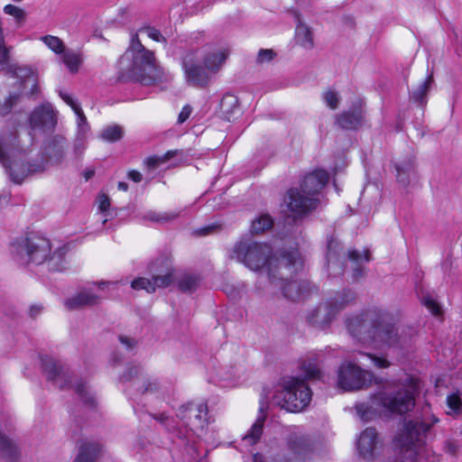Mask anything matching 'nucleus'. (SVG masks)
I'll return each mask as SVG.
<instances>
[{
    "label": "nucleus",
    "mask_w": 462,
    "mask_h": 462,
    "mask_svg": "<svg viewBox=\"0 0 462 462\" xmlns=\"http://www.w3.org/2000/svg\"><path fill=\"white\" fill-rule=\"evenodd\" d=\"M231 256L252 271L264 269L269 279L275 278L280 263H284L286 274H291L301 264L298 250L273 254L269 245L252 239H243L236 243Z\"/></svg>",
    "instance_id": "f257e3e1"
},
{
    "label": "nucleus",
    "mask_w": 462,
    "mask_h": 462,
    "mask_svg": "<svg viewBox=\"0 0 462 462\" xmlns=\"http://www.w3.org/2000/svg\"><path fill=\"white\" fill-rule=\"evenodd\" d=\"M419 385L418 379L409 377L394 389L384 388L373 395L368 402L357 404V414L362 420H370L376 416L405 413L415 405Z\"/></svg>",
    "instance_id": "f03ea898"
},
{
    "label": "nucleus",
    "mask_w": 462,
    "mask_h": 462,
    "mask_svg": "<svg viewBox=\"0 0 462 462\" xmlns=\"http://www.w3.org/2000/svg\"><path fill=\"white\" fill-rule=\"evenodd\" d=\"M346 326L353 337L375 348L397 346L405 342L400 328H395L387 316L373 319L371 313L357 315L348 319Z\"/></svg>",
    "instance_id": "7ed1b4c3"
},
{
    "label": "nucleus",
    "mask_w": 462,
    "mask_h": 462,
    "mask_svg": "<svg viewBox=\"0 0 462 462\" xmlns=\"http://www.w3.org/2000/svg\"><path fill=\"white\" fill-rule=\"evenodd\" d=\"M229 53L227 48L213 45L185 51L182 69L186 80L193 86H206L211 76L223 67Z\"/></svg>",
    "instance_id": "20e7f679"
},
{
    "label": "nucleus",
    "mask_w": 462,
    "mask_h": 462,
    "mask_svg": "<svg viewBox=\"0 0 462 462\" xmlns=\"http://www.w3.org/2000/svg\"><path fill=\"white\" fill-rule=\"evenodd\" d=\"M120 66L129 77L143 85L168 79L164 69L156 65L153 53L143 47L136 34L132 36L130 46L120 59Z\"/></svg>",
    "instance_id": "39448f33"
},
{
    "label": "nucleus",
    "mask_w": 462,
    "mask_h": 462,
    "mask_svg": "<svg viewBox=\"0 0 462 462\" xmlns=\"http://www.w3.org/2000/svg\"><path fill=\"white\" fill-rule=\"evenodd\" d=\"M10 251L14 257L23 263H47L50 270H57L60 263V254L51 253L50 240L39 236L15 240L12 243Z\"/></svg>",
    "instance_id": "423d86ee"
},
{
    "label": "nucleus",
    "mask_w": 462,
    "mask_h": 462,
    "mask_svg": "<svg viewBox=\"0 0 462 462\" xmlns=\"http://www.w3.org/2000/svg\"><path fill=\"white\" fill-rule=\"evenodd\" d=\"M311 396V391L303 379L289 377L283 379L275 391L273 402L288 411L299 412L310 404Z\"/></svg>",
    "instance_id": "0eeeda50"
},
{
    "label": "nucleus",
    "mask_w": 462,
    "mask_h": 462,
    "mask_svg": "<svg viewBox=\"0 0 462 462\" xmlns=\"http://www.w3.org/2000/svg\"><path fill=\"white\" fill-rule=\"evenodd\" d=\"M373 379L371 372L352 361L345 360L338 367L337 383L340 389L352 392L366 388L372 383Z\"/></svg>",
    "instance_id": "6e6552de"
},
{
    "label": "nucleus",
    "mask_w": 462,
    "mask_h": 462,
    "mask_svg": "<svg viewBox=\"0 0 462 462\" xmlns=\"http://www.w3.org/2000/svg\"><path fill=\"white\" fill-rule=\"evenodd\" d=\"M11 50L12 47L6 46L5 43L0 44V70L11 74L14 78L20 79L23 88L27 86L35 87L36 77L32 69L14 62L12 59Z\"/></svg>",
    "instance_id": "1a4fd4ad"
},
{
    "label": "nucleus",
    "mask_w": 462,
    "mask_h": 462,
    "mask_svg": "<svg viewBox=\"0 0 462 462\" xmlns=\"http://www.w3.org/2000/svg\"><path fill=\"white\" fill-rule=\"evenodd\" d=\"M353 300L354 295L351 291L338 294L313 310L310 315V319L314 324L324 326L330 322L333 317Z\"/></svg>",
    "instance_id": "9d476101"
},
{
    "label": "nucleus",
    "mask_w": 462,
    "mask_h": 462,
    "mask_svg": "<svg viewBox=\"0 0 462 462\" xmlns=\"http://www.w3.org/2000/svg\"><path fill=\"white\" fill-rule=\"evenodd\" d=\"M430 425L425 422L409 421L404 425L402 433L395 439L397 445L406 451H412L421 446L423 435L429 430ZM415 454L419 450H413Z\"/></svg>",
    "instance_id": "9b49d317"
},
{
    "label": "nucleus",
    "mask_w": 462,
    "mask_h": 462,
    "mask_svg": "<svg viewBox=\"0 0 462 462\" xmlns=\"http://www.w3.org/2000/svg\"><path fill=\"white\" fill-rule=\"evenodd\" d=\"M301 264L291 274H286L287 272L284 270V263H280L276 269V276L274 279H269L271 285L273 289H280L282 294L291 300H297L300 297V285L296 281H289L298 271L302 269L303 261L300 256Z\"/></svg>",
    "instance_id": "f8f14e48"
},
{
    "label": "nucleus",
    "mask_w": 462,
    "mask_h": 462,
    "mask_svg": "<svg viewBox=\"0 0 462 462\" xmlns=\"http://www.w3.org/2000/svg\"><path fill=\"white\" fill-rule=\"evenodd\" d=\"M284 202L291 213L301 216L317 207L318 199L308 197L298 188H294L288 191Z\"/></svg>",
    "instance_id": "ddd939ff"
},
{
    "label": "nucleus",
    "mask_w": 462,
    "mask_h": 462,
    "mask_svg": "<svg viewBox=\"0 0 462 462\" xmlns=\"http://www.w3.org/2000/svg\"><path fill=\"white\" fill-rule=\"evenodd\" d=\"M7 142V137L4 134L0 136V162L4 167L8 171L11 180L19 184L21 183L32 171L30 166L21 162L14 161L8 164L5 159L4 147Z\"/></svg>",
    "instance_id": "4468645a"
},
{
    "label": "nucleus",
    "mask_w": 462,
    "mask_h": 462,
    "mask_svg": "<svg viewBox=\"0 0 462 462\" xmlns=\"http://www.w3.org/2000/svg\"><path fill=\"white\" fill-rule=\"evenodd\" d=\"M328 173L324 170H316L305 176L300 190L308 197L316 198V195L328 183Z\"/></svg>",
    "instance_id": "2eb2a0df"
},
{
    "label": "nucleus",
    "mask_w": 462,
    "mask_h": 462,
    "mask_svg": "<svg viewBox=\"0 0 462 462\" xmlns=\"http://www.w3.org/2000/svg\"><path fill=\"white\" fill-rule=\"evenodd\" d=\"M120 380L124 383L133 382L134 386H139L141 383L143 393L154 392L158 388L157 381L151 378H143L142 370L137 365H129L122 374Z\"/></svg>",
    "instance_id": "dca6fc26"
},
{
    "label": "nucleus",
    "mask_w": 462,
    "mask_h": 462,
    "mask_svg": "<svg viewBox=\"0 0 462 462\" xmlns=\"http://www.w3.org/2000/svg\"><path fill=\"white\" fill-rule=\"evenodd\" d=\"M180 415L183 419H188L192 427L203 428L207 421L208 407L204 402L189 403L182 407Z\"/></svg>",
    "instance_id": "f3484780"
},
{
    "label": "nucleus",
    "mask_w": 462,
    "mask_h": 462,
    "mask_svg": "<svg viewBox=\"0 0 462 462\" xmlns=\"http://www.w3.org/2000/svg\"><path fill=\"white\" fill-rule=\"evenodd\" d=\"M56 124L55 115L51 106H42L33 110L30 117V125L32 128L50 130Z\"/></svg>",
    "instance_id": "a211bd4d"
},
{
    "label": "nucleus",
    "mask_w": 462,
    "mask_h": 462,
    "mask_svg": "<svg viewBox=\"0 0 462 462\" xmlns=\"http://www.w3.org/2000/svg\"><path fill=\"white\" fill-rule=\"evenodd\" d=\"M378 444L379 440L376 430L373 428H367L359 436L357 449L363 457L370 458L373 457Z\"/></svg>",
    "instance_id": "6ab92c4d"
},
{
    "label": "nucleus",
    "mask_w": 462,
    "mask_h": 462,
    "mask_svg": "<svg viewBox=\"0 0 462 462\" xmlns=\"http://www.w3.org/2000/svg\"><path fill=\"white\" fill-rule=\"evenodd\" d=\"M161 263V268L157 267V263L151 266V272L154 273L152 281L155 289L167 287L173 282L172 268L169 261L164 259Z\"/></svg>",
    "instance_id": "aec40b11"
},
{
    "label": "nucleus",
    "mask_w": 462,
    "mask_h": 462,
    "mask_svg": "<svg viewBox=\"0 0 462 462\" xmlns=\"http://www.w3.org/2000/svg\"><path fill=\"white\" fill-rule=\"evenodd\" d=\"M42 365L43 371L46 373L49 380H51L59 387L64 386L63 383L67 381V374L62 367L58 365L52 357H42Z\"/></svg>",
    "instance_id": "412c9836"
},
{
    "label": "nucleus",
    "mask_w": 462,
    "mask_h": 462,
    "mask_svg": "<svg viewBox=\"0 0 462 462\" xmlns=\"http://www.w3.org/2000/svg\"><path fill=\"white\" fill-rule=\"evenodd\" d=\"M99 296L90 289L82 290L74 297L65 301V306L69 310H77L85 306H92L99 302Z\"/></svg>",
    "instance_id": "4be33fe9"
},
{
    "label": "nucleus",
    "mask_w": 462,
    "mask_h": 462,
    "mask_svg": "<svg viewBox=\"0 0 462 462\" xmlns=\"http://www.w3.org/2000/svg\"><path fill=\"white\" fill-rule=\"evenodd\" d=\"M60 59L71 74L78 73L84 61L82 53L74 50H66Z\"/></svg>",
    "instance_id": "5701e85b"
},
{
    "label": "nucleus",
    "mask_w": 462,
    "mask_h": 462,
    "mask_svg": "<svg viewBox=\"0 0 462 462\" xmlns=\"http://www.w3.org/2000/svg\"><path fill=\"white\" fill-rule=\"evenodd\" d=\"M264 420L265 416L263 413L259 414L247 433L242 439L245 445L253 446L259 441L263 434Z\"/></svg>",
    "instance_id": "b1692460"
},
{
    "label": "nucleus",
    "mask_w": 462,
    "mask_h": 462,
    "mask_svg": "<svg viewBox=\"0 0 462 462\" xmlns=\"http://www.w3.org/2000/svg\"><path fill=\"white\" fill-rule=\"evenodd\" d=\"M18 455V448L14 441L0 431V458L7 462L14 460Z\"/></svg>",
    "instance_id": "393cba45"
},
{
    "label": "nucleus",
    "mask_w": 462,
    "mask_h": 462,
    "mask_svg": "<svg viewBox=\"0 0 462 462\" xmlns=\"http://www.w3.org/2000/svg\"><path fill=\"white\" fill-rule=\"evenodd\" d=\"M363 116L360 109L341 114L337 119V125L344 129H356L362 123Z\"/></svg>",
    "instance_id": "a878e982"
},
{
    "label": "nucleus",
    "mask_w": 462,
    "mask_h": 462,
    "mask_svg": "<svg viewBox=\"0 0 462 462\" xmlns=\"http://www.w3.org/2000/svg\"><path fill=\"white\" fill-rule=\"evenodd\" d=\"M295 41L302 48L310 50L314 46L313 34L310 28L299 22L295 29Z\"/></svg>",
    "instance_id": "bb28decb"
},
{
    "label": "nucleus",
    "mask_w": 462,
    "mask_h": 462,
    "mask_svg": "<svg viewBox=\"0 0 462 462\" xmlns=\"http://www.w3.org/2000/svg\"><path fill=\"white\" fill-rule=\"evenodd\" d=\"M60 97L62 98V100L68 104L74 113L78 116V125L80 128V131L85 132L87 130V118L80 108V106L78 105V103L74 100L71 95H69L67 92L60 91Z\"/></svg>",
    "instance_id": "cd10ccee"
},
{
    "label": "nucleus",
    "mask_w": 462,
    "mask_h": 462,
    "mask_svg": "<svg viewBox=\"0 0 462 462\" xmlns=\"http://www.w3.org/2000/svg\"><path fill=\"white\" fill-rule=\"evenodd\" d=\"M40 41L42 42L46 47L56 55L61 56L66 51V45L64 42L58 36L48 34L42 36Z\"/></svg>",
    "instance_id": "c85d7f7f"
},
{
    "label": "nucleus",
    "mask_w": 462,
    "mask_h": 462,
    "mask_svg": "<svg viewBox=\"0 0 462 462\" xmlns=\"http://www.w3.org/2000/svg\"><path fill=\"white\" fill-rule=\"evenodd\" d=\"M99 452L97 445L85 443L81 446L79 453L73 462H94V458Z\"/></svg>",
    "instance_id": "c756f323"
},
{
    "label": "nucleus",
    "mask_w": 462,
    "mask_h": 462,
    "mask_svg": "<svg viewBox=\"0 0 462 462\" xmlns=\"http://www.w3.org/2000/svg\"><path fill=\"white\" fill-rule=\"evenodd\" d=\"M238 377L233 367H219L216 369V382L223 383V386H230Z\"/></svg>",
    "instance_id": "7c9ffc66"
},
{
    "label": "nucleus",
    "mask_w": 462,
    "mask_h": 462,
    "mask_svg": "<svg viewBox=\"0 0 462 462\" xmlns=\"http://www.w3.org/2000/svg\"><path fill=\"white\" fill-rule=\"evenodd\" d=\"M273 221L268 215H261L255 218L251 225V232L260 234L273 226Z\"/></svg>",
    "instance_id": "2f4dec72"
},
{
    "label": "nucleus",
    "mask_w": 462,
    "mask_h": 462,
    "mask_svg": "<svg viewBox=\"0 0 462 462\" xmlns=\"http://www.w3.org/2000/svg\"><path fill=\"white\" fill-rule=\"evenodd\" d=\"M123 128L119 125H110L100 134V138L106 142H116L123 137Z\"/></svg>",
    "instance_id": "473e14b6"
},
{
    "label": "nucleus",
    "mask_w": 462,
    "mask_h": 462,
    "mask_svg": "<svg viewBox=\"0 0 462 462\" xmlns=\"http://www.w3.org/2000/svg\"><path fill=\"white\" fill-rule=\"evenodd\" d=\"M431 82H432V76L430 75L415 89L412 90L411 95V98L417 102H423L427 93L430 90Z\"/></svg>",
    "instance_id": "72a5a7b5"
},
{
    "label": "nucleus",
    "mask_w": 462,
    "mask_h": 462,
    "mask_svg": "<svg viewBox=\"0 0 462 462\" xmlns=\"http://www.w3.org/2000/svg\"><path fill=\"white\" fill-rule=\"evenodd\" d=\"M199 283L197 276L191 274H184L179 281V287L182 291H192L196 290Z\"/></svg>",
    "instance_id": "f704fd0d"
},
{
    "label": "nucleus",
    "mask_w": 462,
    "mask_h": 462,
    "mask_svg": "<svg viewBox=\"0 0 462 462\" xmlns=\"http://www.w3.org/2000/svg\"><path fill=\"white\" fill-rule=\"evenodd\" d=\"M175 154H177V151H168L166 153H164L162 156H157V155L151 156L145 160V164L149 168L154 169V168L158 167L159 165L166 162L168 160H170Z\"/></svg>",
    "instance_id": "c9c22d12"
},
{
    "label": "nucleus",
    "mask_w": 462,
    "mask_h": 462,
    "mask_svg": "<svg viewBox=\"0 0 462 462\" xmlns=\"http://www.w3.org/2000/svg\"><path fill=\"white\" fill-rule=\"evenodd\" d=\"M397 180L403 185H407L410 182L411 176L414 173L412 164L409 163L404 166L397 165Z\"/></svg>",
    "instance_id": "e433bc0d"
},
{
    "label": "nucleus",
    "mask_w": 462,
    "mask_h": 462,
    "mask_svg": "<svg viewBox=\"0 0 462 462\" xmlns=\"http://www.w3.org/2000/svg\"><path fill=\"white\" fill-rule=\"evenodd\" d=\"M178 216L179 213L176 212H149L145 217L154 222L165 223L176 218Z\"/></svg>",
    "instance_id": "4c0bfd02"
},
{
    "label": "nucleus",
    "mask_w": 462,
    "mask_h": 462,
    "mask_svg": "<svg viewBox=\"0 0 462 462\" xmlns=\"http://www.w3.org/2000/svg\"><path fill=\"white\" fill-rule=\"evenodd\" d=\"M131 286L134 290H145L147 292L155 291V286L152 279L137 278L132 282Z\"/></svg>",
    "instance_id": "58836bf2"
},
{
    "label": "nucleus",
    "mask_w": 462,
    "mask_h": 462,
    "mask_svg": "<svg viewBox=\"0 0 462 462\" xmlns=\"http://www.w3.org/2000/svg\"><path fill=\"white\" fill-rule=\"evenodd\" d=\"M17 99V94H12L9 97H4L3 100L0 99V114L3 116L7 115L16 103Z\"/></svg>",
    "instance_id": "ea45409f"
},
{
    "label": "nucleus",
    "mask_w": 462,
    "mask_h": 462,
    "mask_svg": "<svg viewBox=\"0 0 462 462\" xmlns=\"http://www.w3.org/2000/svg\"><path fill=\"white\" fill-rule=\"evenodd\" d=\"M76 392L80 395V397L83 399V401L89 404L95 403V396L92 394V393L89 391L88 387L83 383H77Z\"/></svg>",
    "instance_id": "a19ab883"
},
{
    "label": "nucleus",
    "mask_w": 462,
    "mask_h": 462,
    "mask_svg": "<svg viewBox=\"0 0 462 462\" xmlns=\"http://www.w3.org/2000/svg\"><path fill=\"white\" fill-rule=\"evenodd\" d=\"M4 13L13 16L18 22L23 21L26 16V13L23 9L11 4L5 5Z\"/></svg>",
    "instance_id": "79ce46f5"
},
{
    "label": "nucleus",
    "mask_w": 462,
    "mask_h": 462,
    "mask_svg": "<svg viewBox=\"0 0 462 462\" xmlns=\"http://www.w3.org/2000/svg\"><path fill=\"white\" fill-rule=\"evenodd\" d=\"M323 100L326 103V105L331 109H337L338 107L340 101L337 93L331 89L324 92Z\"/></svg>",
    "instance_id": "37998d69"
},
{
    "label": "nucleus",
    "mask_w": 462,
    "mask_h": 462,
    "mask_svg": "<svg viewBox=\"0 0 462 462\" xmlns=\"http://www.w3.org/2000/svg\"><path fill=\"white\" fill-rule=\"evenodd\" d=\"M141 32L145 33L150 39L155 42H165V38L155 28L146 27L140 30Z\"/></svg>",
    "instance_id": "c03bdc74"
},
{
    "label": "nucleus",
    "mask_w": 462,
    "mask_h": 462,
    "mask_svg": "<svg viewBox=\"0 0 462 462\" xmlns=\"http://www.w3.org/2000/svg\"><path fill=\"white\" fill-rule=\"evenodd\" d=\"M362 356L364 357H366L367 359H369L374 364V365L378 368H385L390 365L389 361L383 357L375 356L373 355H365V354H364Z\"/></svg>",
    "instance_id": "a18cd8bd"
},
{
    "label": "nucleus",
    "mask_w": 462,
    "mask_h": 462,
    "mask_svg": "<svg viewBox=\"0 0 462 462\" xmlns=\"http://www.w3.org/2000/svg\"><path fill=\"white\" fill-rule=\"evenodd\" d=\"M447 402L448 408L454 412L457 411L461 407V400L457 393L448 395L447 398Z\"/></svg>",
    "instance_id": "49530a36"
},
{
    "label": "nucleus",
    "mask_w": 462,
    "mask_h": 462,
    "mask_svg": "<svg viewBox=\"0 0 462 462\" xmlns=\"http://www.w3.org/2000/svg\"><path fill=\"white\" fill-rule=\"evenodd\" d=\"M423 304L433 315L440 314V307L432 298L424 297Z\"/></svg>",
    "instance_id": "de8ad7c7"
},
{
    "label": "nucleus",
    "mask_w": 462,
    "mask_h": 462,
    "mask_svg": "<svg viewBox=\"0 0 462 462\" xmlns=\"http://www.w3.org/2000/svg\"><path fill=\"white\" fill-rule=\"evenodd\" d=\"M97 208L100 212H106L110 208V199L105 193H100L97 197Z\"/></svg>",
    "instance_id": "09e8293b"
},
{
    "label": "nucleus",
    "mask_w": 462,
    "mask_h": 462,
    "mask_svg": "<svg viewBox=\"0 0 462 462\" xmlns=\"http://www.w3.org/2000/svg\"><path fill=\"white\" fill-rule=\"evenodd\" d=\"M349 258H350V260L356 262V263H359L363 261H365V262L370 261V257H369V254H368L367 250L364 251L363 254H361L357 251H351L349 253Z\"/></svg>",
    "instance_id": "8fccbe9b"
},
{
    "label": "nucleus",
    "mask_w": 462,
    "mask_h": 462,
    "mask_svg": "<svg viewBox=\"0 0 462 462\" xmlns=\"http://www.w3.org/2000/svg\"><path fill=\"white\" fill-rule=\"evenodd\" d=\"M303 369L305 370L306 376L309 378H315L319 375V368L316 364H304Z\"/></svg>",
    "instance_id": "3c124183"
},
{
    "label": "nucleus",
    "mask_w": 462,
    "mask_h": 462,
    "mask_svg": "<svg viewBox=\"0 0 462 462\" xmlns=\"http://www.w3.org/2000/svg\"><path fill=\"white\" fill-rule=\"evenodd\" d=\"M274 53L272 50H261L258 52L257 61L260 63L267 62L273 60Z\"/></svg>",
    "instance_id": "603ef678"
},
{
    "label": "nucleus",
    "mask_w": 462,
    "mask_h": 462,
    "mask_svg": "<svg viewBox=\"0 0 462 462\" xmlns=\"http://www.w3.org/2000/svg\"><path fill=\"white\" fill-rule=\"evenodd\" d=\"M237 103L236 98L234 96L227 95L225 96L221 100V109L226 112L227 111V107L231 106H236Z\"/></svg>",
    "instance_id": "864d4df0"
},
{
    "label": "nucleus",
    "mask_w": 462,
    "mask_h": 462,
    "mask_svg": "<svg viewBox=\"0 0 462 462\" xmlns=\"http://www.w3.org/2000/svg\"><path fill=\"white\" fill-rule=\"evenodd\" d=\"M191 114V107L189 106H184L179 114L178 116V123L183 124L190 116Z\"/></svg>",
    "instance_id": "5fc2aeb1"
},
{
    "label": "nucleus",
    "mask_w": 462,
    "mask_h": 462,
    "mask_svg": "<svg viewBox=\"0 0 462 462\" xmlns=\"http://www.w3.org/2000/svg\"><path fill=\"white\" fill-rule=\"evenodd\" d=\"M129 179L134 180V182H140L142 180V174L137 171H131L128 173Z\"/></svg>",
    "instance_id": "6e6d98bb"
},
{
    "label": "nucleus",
    "mask_w": 462,
    "mask_h": 462,
    "mask_svg": "<svg viewBox=\"0 0 462 462\" xmlns=\"http://www.w3.org/2000/svg\"><path fill=\"white\" fill-rule=\"evenodd\" d=\"M42 306H32L31 309H30V315L32 317H35L36 315H38L41 311H42Z\"/></svg>",
    "instance_id": "4d7b16f0"
},
{
    "label": "nucleus",
    "mask_w": 462,
    "mask_h": 462,
    "mask_svg": "<svg viewBox=\"0 0 462 462\" xmlns=\"http://www.w3.org/2000/svg\"><path fill=\"white\" fill-rule=\"evenodd\" d=\"M120 341L122 344L125 345L128 348H130L133 346L132 339H130L128 337H120Z\"/></svg>",
    "instance_id": "13d9d810"
},
{
    "label": "nucleus",
    "mask_w": 462,
    "mask_h": 462,
    "mask_svg": "<svg viewBox=\"0 0 462 462\" xmlns=\"http://www.w3.org/2000/svg\"><path fill=\"white\" fill-rule=\"evenodd\" d=\"M111 285H115L114 282H102L98 284V288L99 290H105L106 288H108L109 286Z\"/></svg>",
    "instance_id": "bf43d9fd"
},
{
    "label": "nucleus",
    "mask_w": 462,
    "mask_h": 462,
    "mask_svg": "<svg viewBox=\"0 0 462 462\" xmlns=\"http://www.w3.org/2000/svg\"><path fill=\"white\" fill-rule=\"evenodd\" d=\"M95 171L94 170H88L84 172V177L86 179V180H88L89 179H91L94 175Z\"/></svg>",
    "instance_id": "052dcab7"
},
{
    "label": "nucleus",
    "mask_w": 462,
    "mask_h": 462,
    "mask_svg": "<svg viewBox=\"0 0 462 462\" xmlns=\"http://www.w3.org/2000/svg\"><path fill=\"white\" fill-rule=\"evenodd\" d=\"M118 189L123 191L127 190V184L125 182H119L118 183Z\"/></svg>",
    "instance_id": "680f3d73"
},
{
    "label": "nucleus",
    "mask_w": 462,
    "mask_h": 462,
    "mask_svg": "<svg viewBox=\"0 0 462 462\" xmlns=\"http://www.w3.org/2000/svg\"><path fill=\"white\" fill-rule=\"evenodd\" d=\"M212 228H213V226H208L206 228H203V229L199 230V234H200V235H207L208 233V231L210 229H212Z\"/></svg>",
    "instance_id": "e2e57ef3"
},
{
    "label": "nucleus",
    "mask_w": 462,
    "mask_h": 462,
    "mask_svg": "<svg viewBox=\"0 0 462 462\" xmlns=\"http://www.w3.org/2000/svg\"><path fill=\"white\" fill-rule=\"evenodd\" d=\"M254 462H263L261 456L255 455L254 457Z\"/></svg>",
    "instance_id": "0e129e2a"
},
{
    "label": "nucleus",
    "mask_w": 462,
    "mask_h": 462,
    "mask_svg": "<svg viewBox=\"0 0 462 462\" xmlns=\"http://www.w3.org/2000/svg\"><path fill=\"white\" fill-rule=\"evenodd\" d=\"M332 245H333L332 241L328 242V250H329V252L331 251Z\"/></svg>",
    "instance_id": "69168bd1"
},
{
    "label": "nucleus",
    "mask_w": 462,
    "mask_h": 462,
    "mask_svg": "<svg viewBox=\"0 0 462 462\" xmlns=\"http://www.w3.org/2000/svg\"><path fill=\"white\" fill-rule=\"evenodd\" d=\"M84 149H85V146H84V144L82 143V145H81V150H84Z\"/></svg>",
    "instance_id": "338daca9"
}]
</instances>
